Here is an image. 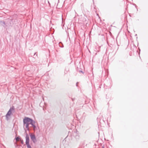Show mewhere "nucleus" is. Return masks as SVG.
I'll list each match as a JSON object with an SVG mask.
<instances>
[{
    "instance_id": "obj_1",
    "label": "nucleus",
    "mask_w": 148,
    "mask_h": 148,
    "mask_svg": "<svg viewBox=\"0 0 148 148\" xmlns=\"http://www.w3.org/2000/svg\"><path fill=\"white\" fill-rule=\"evenodd\" d=\"M36 122L33 120L32 119L28 117H25L23 119V124L24 126H25L26 130L29 131L30 130V127L29 125L30 124H35Z\"/></svg>"
},
{
    "instance_id": "obj_2",
    "label": "nucleus",
    "mask_w": 148,
    "mask_h": 148,
    "mask_svg": "<svg viewBox=\"0 0 148 148\" xmlns=\"http://www.w3.org/2000/svg\"><path fill=\"white\" fill-rule=\"evenodd\" d=\"M14 107L13 106H12V107L10 108L9 110L8 111V112L7 114H6L5 116L6 119L7 120H8L9 119V118H8V116L10 115L12 113V112H14Z\"/></svg>"
},
{
    "instance_id": "obj_3",
    "label": "nucleus",
    "mask_w": 148,
    "mask_h": 148,
    "mask_svg": "<svg viewBox=\"0 0 148 148\" xmlns=\"http://www.w3.org/2000/svg\"><path fill=\"white\" fill-rule=\"evenodd\" d=\"M30 136L32 140L34 143H35L36 142L37 140L35 135L34 134H30Z\"/></svg>"
},
{
    "instance_id": "obj_4",
    "label": "nucleus",
    "mask_w": 148,
    "mask_h": 148,
    "mask_svg": "<svg viewBox=\"0 0 148 148\" xmlns=\"http://www.w3.org/2000/svg\"><path fill=\"white\" fill-rule=\"evenodd\" d=\"M26 144L29 143V136L27 134H26Z\"/></svg>"
},
{
    "instance_id": "obj_5",
    "label": "nucleus",
    "mask_w": 148,
    "mask_h": 148,
    "mask_svg": "<svg viewBox=\"0 0 148 148\" xmlns=\"http://www.w3.org/2000/svg\"><path fill=\"white\" fill-rule=\"evenodd\" d=\"M0 23L3 26L5 25V22L3 21H0Z\"/></svg>"
},
{
    "instance_id": "obj_6",
    "label": "nucleus",
    "mask_w": 148,
    "mask_h": 148,
    "mask_svg": "<svg viewBox=\"0 0 148 148\" xmlns=\"http://www.w3.org/2000/svg\"><path fill=\"white\" fill-rule=\"evenodd\" d=\"M59 46L61 47H64V46L62 43L60 42L59 43Z\"/></svg>"
},
{
    "instance_id": "obj_7",
    "label": "nucleus",
    "mask_w": 148,
    "mask_h": 148,
    "mask_svg": "<svg viewBox=\"0 0 148 148\" xmlns=\"http://www.w3.org/2000/svg\"><path fill=\"white\" fill-rule=\"evenodd\" d=\"M21 138L19 137L18 136L16 137L15 138V139L16 141H20L21 140Z\"/></svg>"
},
{
    "instance_id": "obj_8",
    "label": "nucleus",
    "mask_w": 148,
    "mask_h": 148,
    "mask_svg": "<svg viewBox=\"0 0 148 148\" xmlns=\"http://www.w3.org/2000/svg\"><path fill=\"white\" fill-rule=\"evenodd\" d=\"M32 125V127H33V129L34 130H35L36 129V126L35 125V124H31Z\"/></svg>"
},
{
    "instance_id": "obj_9",
    "label": "nucleus",
    "mask_w": 148,
    "mask_h": 148,
    "mask_svg": "<svg viewBox=\"0 0 148 148\" xmlns=\"http://www.w3.org/2000/svg\"><path fill=\"white\" fill-rule=\"evenodd\" d=\"M28 148H32L31 146L29 145V143L26 144Z\"/></svg>"
},
{
    "instance_id": "obj_10",
    "label": "nucleus",
    "mask_w": 148,
    "mask_h": 148,
    "mask_svg": "<svg viewBox=\"0 0 148 148\" xmlns=\"http://www.w3.org/2000/svg\"><path fill=\"white\" fill-rule=\"evenodd\" d=\"M20 141H21V143L22 144H23L24 142H23V140L21 139V140H20Z\"/></svg>"
},
{
    "instance_id": "obj_11",
    "label": "nucleus",
    "mask_w": 148,
    "mask_h": 148,
    "mask_svg": "<svg viewBox=\"0 0 148 148\" xmlns=\"http://www.w3.org/2000/svg\"><path fill=\"white\" fill-rule=\"evenodd\" d=\"M81 9H82V8H84V4L83 3H82L81 5Z\"/></svg>"
},
{
    "instance_id": "obj_12",
    "label": "nucleus",
    "mask_w": 148,
    "mask_h": 148,
    "mask_svg": "<svg viewBox=\"0 0 148 148\" xmlns=\"http://www.w3.org/2000/svg\"><path fill=\"white\" fill-rule=\"evenodd\" d=\"M79 73H82V74H84V73L83 71H81V70H79Z\"/></svg>"
},
{
    "instance_id": "obj_13",
    "label": "nucleus",
    "mask_w": 148,
    "mask_h": 148,
    "mask_svg": "<svg viewBox=\"0 0 148 148\" xmlns=\"http://www.w3.org/2000/svg\"><path fill=\"white\" fill-rule=\"evenodd\" d=\"M77 11H81L80 9L79 8H77Z\"/></svg>"
},
{
    "instance_id": "obj_14",
    "label": "nucleus",
    "mask_w": 148,
    "mask_h": 148,
    "mask_svg": "<svg viewBox=\"0 0 148 148\" xmlns=\"http://www.w3.org/2000/svg\"><path fill=\"white\" fill-rule=\"evenodd\" d=\"M78 84V82H77L76 83V86H77V84Z\"/></svg>"
},
{
    "instance_id": "obj_15",
    "label": "nucleus",
    "mask_w": 148,
    "mask_h": 148,
    "mask_svg": "<svg viewBox=\"0 0 148 148\" xmlns=\"http://www.w3.org/2000/svg\"><path fill=\"white\" fill-rule=\"evenodd\" d=\"M36 54V53H34V56H35V55Z\"/></svg>"
},
{
    "instance_id": "obj_16",
    "label": "nucleus",
    "mask_w": 148,
    "mask_h": 148,
    "mask_svg": "<svg viewBox=\"0 0 148 148\" xmlns=\"http://www.w3.org/2000/svg\"><path fill=\"white\" fill-rule=\"evenodd\" d=\"M102 148H104V147L103 146L102 147Z\"/></svg>"
},
{
    "instance_id": "obj_17",
    "label": "nucleus",
    "mask_w": 148,
    "mask_h": 148,
    "mask_svg": "<svg viewBox=\"0 0 148 148\" xmlns=\"http://www.w3.org/2000/svg\"><path fill=\"white\" fill-rule=\"evenodd\" d=\"M37 56V54H36V56Z\"/></svg>"
}]
</instances>
